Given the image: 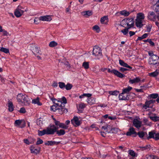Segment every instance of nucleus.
Listing matches in <instances>:
<instances>
[{
  "mask_svg": "<svg viewBox=\"0 0 159 159\" xmlns=\"http://www.w3.org/2000/svg\"><path fill=\"white\" fill-rule=\"evenodd\" d=\"M16 99L19 103L22 106H29L30 102V99L25 94L19 93L16 96Z\"/></svg>",
  "mask_w": 159,
  "mask_h": 159,
  "instance_id": "1",
  "label": "nucleus"
},
{
  "mask_svg": "<svg viewBox=\"0 0 159 159\" xmlns=\"http://www.w3.org/2000/svg\"><path fill=\"white\" fill-rule=\"evenodd\" d=\"M38 134L39 136H42L44 134H53L54 131L52 129V128L47 127L46 129H44L43 130H38Z\"/></svg>",
  "mask_w": 159,
  "mask_h": 159,
  "instance_id": "2",
  "label": "nucleus"
},
{
  "mask_svg": "<svg viewBox=\"0 0 159 159\" xmlns=\"http://www.w3.org/2000/svg\"><path fill=\"white\" fill-rule=\"evenodd\" d=\"M51 127L52 128V129L54 131L53 133V134L55 132H56V133L59 136H61L64 135L65 133V131L63 129H61L59 130H57L58 129V126H56L54 125H51Z\"/></svg>",
  "mask_w": 159,
  "mask_h": 159,
  "instance_id": "3",
  "label": "nucleus"
},
{
  "mask_svg": "<svg viewBox=\"0 0 159 159\" xmlns=\"http://www.w3.org/2000/svg\"><path fill=\"white\" fill-rule=\"evenodd\" d=\"M92 54L95 56H102V52L101 48L97 46H94L93 48Z\"/></svg>",
  "mask_w": 159,
  "mask_h": 159,
  "instance_id": "4",
  "label": "nucleus"
},
{
  "mask_svg": "<svg viewBox=\"0 0 159 159\" xmlns=\"http://www.w3.org/2000/svg\"><path fill=\"white\" fill-rule=\"evenodd\" d=\"M149 63L151 65H156L159 63V57L156 56H153L150 57L149 59Z\"/></svg>",
  "mask_w": 159,
  "mask_h": 159,
  "instance_id": "5",
  "label": "nucleus"
},
{
  "mask_svg": "<svg viewBox=\"0 0 159 159\" xmlns=\"http://www.w3.org/2000/svg\"><path fill=\"white\" fill-rule=\"evenodd\" d=\"M22 9L23 8L21 6H19L17 7L14 12V14L16 17H19L21 16L25 11L22 10Z\"/></svg>",
  "mask_w": 159,
  "mask_h": 159,
  "instance_id": "6",
  "label": "nucleus"
},
{
  "mask_svg": "<svg viewBox=\"0 0 159 159\" xmlns=\"http://www.w3.org/2000/svg\"><path fill=\"white\" fill-rule=\"evenodd\" d=\"M153 138L156 140H159V133H155L154 132L151 131L149 133V136L147 137L148 139Z\"/></svg>",
  "mask_w": 159,
  "mask_h": 159,
  "instance_id": "7",
  "label": "nucleus"
},
{
  "mask_svg": "<svg viewBox=\"0 0 159 159\" xmlns=\"http://www.w3.org/2000/svg\"><path fill=\"white\" fill-rule=\"evenodd\" d=\"M123 20L125 22L128 27L131 28L133 27L134 25V19L133 18H128L124 19Z\"/></svg>",
  "mask_w": 159,
  "mask_h": 159,
  "instance_id": "8",
  "label": "nucleus"
},
{
  "mask_svg": "<svg viewBox=\"0 0 159 159\" xmlns=\"http://www.w3.org/2000/svg\"><path fill=\"white\" fill-rule=\"evenodd\" d=\"M51 99L52 101L53 102L56 104L57 106L60 107L65 108V105L64 104H62V101L61 100H58L56 99L55 98H51Z\"/></svg>",
  "mask_w": 159,
  "mask_h": 159,
  "instance_id": "9",
  "label": "nucleus"
},
{
  "mask_svg": "<svg viewBox=\"0 0 159 159\" xmlns=\"http://www.w3.org/2000/svg\"><path fill=\"white\" fill-rule=\"evenodd\" d=\"M30 149L31 153H34L35 155H36L39 153L41 150V148L40 147H39L36 148L34 146L32 145L30 146Z\"/></svg>",
  "mask_w": 159,
  "mask_h": 159,
  "instance_id": "10",
  "label": "nucleus"
},
{
  "mask_svg": "<svg viewBox=\"0 0 159 159\" xmlns=\"http://www.w3.org/2000/svg\"><path fill=\"white\" fill-rule=\"evenodd\" d=\"M71 123L75 127L79 126L80 124V121L79 120L77 116H75L71 120Z\"/></svg>",
  "mask_w": 159,
  "mask_h": 159,
  "instance_id": "11",
  "label": "nucleus"
},
{
  "mask_svg": "<svg viewBox=\"0 0 159 159\" xmlns=\"http://www.w3.org/2000/svg\"><path fill=\"white\" fill-rule=\"evenodd\" d=\"M126 134L128 136H130L133 134H135L133 136L134 137H136L137 136V133L133 127H130L129 129V131L126 132Z\"/></svg>",
  "mask_w": 159,
  "mask_h": 159,
  "instance_id": "12",
  "label": "nucleus"
},
{
  "mask_svg": "<svg viewBox=\"0 0 159 159\" xmlns=\"http://www.w3.org/2000/svg\"><path fill=\"white\" fill-rule=\"evenodd\" d=\"M52 20L51 17L50 16H41L39 17V20L43 21H49Z\"/></svg>",
  "mask_w": 159,
  "mask_h": 159,
  "instance_id": "13",
  "label": "nucleus"
},
{
  "mask_svg": "<svg viewBox=\"0 0 159 159\" xmlns=\"http://www.w3.org/2000/svg\"><path fill=\"white\" fill-rule=\"evenodd\" d=\"M133 124L135 127L139 129L141 126L142 122L138 119H134L133 121Z\"/></svg>",
  "mask_w": 159,
  "mask_h": 159,
  "instance_id": "14",
  "label": "nucleus"
},
{
  "mask_svg": "<svg viewBox=\"0 0 159 159\" xmlns=\"http://www.w3.org/2000/svg\"><path fill=\"white\" fill-rule=\"evenodd\" d=\"M81 14L84 17L87 18L91 16L93 14V12L92 11L88 10L82 12Z\"/></svg>",
  "mask_w": 159,
  "mask_h": 159,
  "instance_id": "15",
  "label": "nucleus"
},
{
  "mask_svg": "<svg viewBox=\"0 0 159 159\" xmlns=\"http://www.w3.org/2000/svg\"><path fill=\"white\" fill-rule=\"evenodd\" d=\"M143 20H139V19L136 18L135 19V25L136 26L139 28H141L143 26L142 24Z\"/></svg>",
  "mask_w": 159,
  "mask_h": 159,
  "instance_id": "16",
  "label": "nucleus"
},
{
  "mask_svg": "<svg viewBox=\"0 0 159 159\" xmlns=\"http://www.w3.org/2000/svg\"><path fill=\"white\" fill-rule=\"evenodd\" d=\"M60 143V142H55L54 141H48L45 143V144L48 146H53L55 145H57Z\"/></svg>",
  "mask_w": 159,
  "mask_h": 159,
  "instance_id": "17",
  "label": "nucleus"
},
{
  "mask_svg": "<svg viewBox=\"0 0 159 159\" xmlns=\"http://www.w3.org/2000/svg\"><path fill=\"white\" fill-rule=\"evenodd\" d=\"M127 96V94L122 92L119 95V98L120 100H128L129 99V98H128Z\"/></svg>",
  "mask_w": 159,
  "mask_h": 159,
  "instance_id": "18",
  "label": "nucleus"
},
{
  "mask_svg": "<svg viewBox=\"0 0 159 159\" xmlns=\"http://www.w3.org/2000/svg\"><path fill=\"white\" fill-rule=\"evenodd\" d=\"M119 63L121 66L124 67H127L130 69H132V67L128 65L126 63H125V62L122 60H119Z\"/></svg>",
  "mask_w": 159,
  "mask_h": 159,
  "instance_id": "19",
  "label": "nucleus"
},
{
  "mask_svg": "<svg viewBox=\"0 0 159 159\" xmlns=\"http://www.w3.org/2000/svg\"><path fill=\"white\" fill-rule=\"evenodd\" d=\"M58 112L60 114L64 113H66L68 112L67 109L65 108L60 107H58L57 110Z\"/></svg>",
  "mask_w": 159,
  "mask_h": 159,
  "instance_id": "20",
  "label": "nucleus"
},
{
  "mask_svg": "<svg viewBox=\"0 0 159 159\" xmlns=\"http://www.w3.org/2000/svg\"><path fill=\"white\" fill-rule=\"evenodd\" d=\"M132 11H128L126 10H124L120 11L119 13L122 16H127L129 15L130 13Z\"/></svg>",
  "mask_w": 159,
  "mask_h": 159,
  "instance_id": "21",
  "label": "nucleus"
},
{
  "mask_svg": "<svg viewBox=\"0 0 159 159\" xmlns=\"http://www.w3.org/2000/svg\"><path fill=\"white\" fill-rule=\"evenodd\" d=\"M148 17L149 19L152 20L155 19L156 16L155 13L153 11H152L150 12V14L148 15Z\"/></svg>",
  "mask_w": 159,
  "mask_h": 159,
  "instance_id": "22",
  "label": "nucleus"
},
{
  "mask_svg": "<svg viewBox=\"0 0 159 159\" xmlns=\"http://www.w3.org/2000/svg\"><path fill=\"white\" fill-rule=\"evenodd\" d=\"M113 72L114 74L115 75L119 78H123V77L125 76V75H124L121 73L120 72L116 70H114Z\"/></svg>",
  "mask_w": 159,
  "mask_h": 159,
  "instance_id": "23",
  "label": "nucleus"
},
{
  "mask_svg": "<svg viewBox=\"0 0 159 159\" xmlns=\"http://www.w3.org/2000/svg\"><path fill=\"white\" fill-rule=\"evenodd\" d=\"M32 103L35 104H37L38 106H41L42 105V103L39 102V97L32 100Z\"/></svg>",
  "mask_w": 159,
  "mask_h": 159,
  "instance_id": "24",
  "label": "nucleus"
},
{
  "mask_svg": "<svg viewBox=\"0 0 159 159\" xmlns=\"http://www.w3.org/2000/svg\"><path fill=\"white\" fill-rule=\"evenodd\" d=\"M85 107V104L84 103H81L79 104V107L78 108V110L79 113H82V111L81 109H83Z\"/></svg>",
  "mask_w": 159,
  "mask_h": 159,
  "instance_id": "25",
  "label": "nucleus"
},
{
  "mask_svg": "<svg viewBox=\"0 0 159 159\" xmlns=\"http://www.w3.org/2000/svg\"><path fill=\"white\" fill-rule=\"evenodd\" d=\"M87 102L90 105H92L95 103V99L92 98H89L87 99Z\"/></svg>",
  "mask_w": 159,
  "mask_h": 159,
  "instance_id": "26",
  "label": "nucleus"
},
{
  "mask_svg": "<svg viewBox=\"0 0 159 159\" xmlns=\"http://www.w3.org/2000/svg\"><path fill=\"white\" fill-rule=\"evenodd\" d=\"M8 110L9 111L11 112L14 110V106L13 103L11 101L8 102Z\"/></svg>",
  "mask_w": 159,
  "mask_h": 159,
  "instance_id": "27",
  "label": "nucleus"
},
{
  "mask_svg": "<svg viewBox=\"0 0 159 159\" xmlns=\"http://www.w3.org/2000/svg\"><path fill=\"white\" fill-rule=\"evenodd\" d=\"M145 134L147 135V133L143 131L139 132L137 133V135H138L139 137L141 139H143Z\"/></svg>",
  "mask_w": 159,
  "mask_h": 159,
  "instance_id": "28",
  "label": "nucleus"
},
{
  "mask_svg": "<svg viewBox=\"0 0 159 159\" xmlns=\"http://www.w3.org/2000/svg\"><path fill=\"white\" fill-rule=\"evenodd\" d=\"M144 14L143 13H139L137 14L136 18L143 20L144 18Z\"/></svg>",
  "mask_w": 159,
  "mask_h": 159,
  "instance_id": "29",
  "label": "nucleus"
},
{
  "mask_svg": "<svg viewBox=\"0 0 159 159\" xmlns=\"http://www.w3.org/2000/svg\"><path fill=\"white\" fill-rule=\"evenodd\" d=\"M140 81V79L139 77H136V78L130 80L129 81V83L131 84H133L134 83H138Z\"/></svg>",
  "mask_w": 159,
  "mask_h": 159,
  "instance_id": "30",
  "label": "nucleus"
},
{
  "mask_svg": "<svg viewBox=\"0 0 159 159\" xmlns=\"http://www.w3.org/2000/svg\"><path fill=\"white\" fill-rule=\"evenodd\" d=\"M150 145H147L144 147L140 146L139 147V148L141 150L144 151L148 149H150Z\"/></svg>",
  "mask_w": 159,
  "mask_h": 159,
  "instance_id": "31",
  "label": "nucleus"
},
{
  "mask_svg": "<svg viewBox=\"0 0 159 159\" xmlns=\"http://www.w3.org/2000/svg\"><path fill=\"white\" fill-rule=\"evenodd\" d=\"M149 118L153 121L156 122L159 120V117L157 116H149Z\"/></svg>",
  "mask_w": 159,
  "mask_h": 159,
  "instance_id": "32",
  "label": "nucleus"
},
{
  "mask_svg": "<svg viewBox=\"0 0 159 159\" xmlns=\"http://www.w3.org/2000/svg\"><path fill=\"white\" fill-rule=\"evenodd\" d=\"M119 93V92L117 90H115L114 91H109L108 92V93L110 95H115L116 96L118 95V93Z\"/></svg>",
  "mask_w": 159,
  "mask_h": 159,
  "instance_id": "33",
  "label": "nucleus"
},
{
  "mask_svg": "<svg viewBox=\"0 0 159 159\" xmlns=\"http://www.w3.org/2000/svg\"><path fill=\"white\" fill-rule=\"evenodd\" d=\"M58 107H59L57 106L55 104V105H53L51 107V110L53 111H55L58 110Z\"/></svg>",
  "mask_w": 159,
  "mask_h": 159,
  "instance_id": "34",
  "label": "nucleus"
},
{
  "mask_svg": "<svg viewBox=\"0 0 159 159\" xmlns=\"http://www.w3.org/2000/svg\"><path fill=\"white\" fill-rule=\"evenodd\" d=\"M22 123V120H17L15 121V125L16 126H20V124Z\"/></svg>",
  "mask_w": 159,
  "mask_h": 159,
  "instance_id": "35",
  "label": "nucleus"
},
{
  "mask_svg": "<svg viewBox=\"0 0 159 159\" xmlns=\"http://www.w3.org/2000/svg\"><path fill=\"white\" fill-rule=\"evenodd\" d=\"M132 88L130 87H129L127 88L124 89L123 90L122 92L125 93H127L129 92L132 89Z\"/></svg>",
  "mask_w": 159,
  "mask_h": 159,
  "instance_id": "36",
  "label": "nucleus"
},
{
  "mask_svg": "<svg viewBox=\"0 0 159 159\" xmlns=\"http://www.w3.org/2000/svg\"><path fill=\"white\" fill-rule=\"evenodd\" d=\"M73 85L71 84L68 83L66 85L65 89L67 90H70L71 89Z\"/></svg>",
  "mask_w": 159,
  "mask_h": 159,
  "instance_id": "37",
  "label": "nucleus"
},
{
  "mask_svg": "<svg viewBox=\"0 0 159 159\" xmlns=\"http://www.w3.org/2000/svg\"><path fill=\"white\" fill-rule=\"evenodd\" d=\"M57 43L54 41H51L49 44V46L51 47H53L56 46Z\"/></svg>",
  "mask_w": 159,
  "mask_h": 159,
  "instance_id": "38",
  "label": "nucleus"
},
{
  "mask_svg": "<svg viewBox=\"0 0 159 159\" xmlns=\"http://www.w3.org/2000/svg\"><path fill=\"white\" fill-rule=\"evenodd\" d=\"M130 29L129 27H127V28L122 30L121 31L124 35H126L128 34L129 30Z\"/></svg>",
  "mask_w": 159,
  "mask_h": 159,
  "instance_id": "39",
  "label": "nucleus"
},
{
  "mask_svg": "<svg viewBox=\"0 0 159 159\" xmlns=\"http://www.w3.org/2000/svg\"><path fill=\"white\" fill-rule=\"evenodd\" d=\"M82 66L85 69H88L89 67V63L87 62H84L83 63Z\"/></svg>",
  "mask_w": 159,
  "mask_h": 159,
  "instance_id": "40",
  "label": "nucleus"
},
{
  "mask_svg": "<svg viewBox=\"0 0 159 159\" xmlns=\"http://www.w3.org/2000/svg\"><path fill=\"white\" fill-rule=\"evenodd\" d=\"M158 74L159 73L157 71H156L153 72L149 73V75L152 77H155L157 76Z\"/></svg>",
  "mask_w": 159,
  "mask_h": 159,
  "instance_id": "41",
  "label": "nucleus"
},
{
  "mask_svg": "<svg viewBox=\"0 0 159 159\" xmlns=\"http://www.w3.org/2000/svg\"><path fill=\"white\" fill-rule=\"evenodd\" d=\"M92 96V94L90 93H84L83 94L80 96L79 98H82L84 96L87 97L88 98Z\"/></svg>",
  "mask_w": 159,
  "mask_h": 159,
  "instance_id": "42",
  "label": "nucleus"
},
{
  "mask_svg": "<svg viewBox=\"0 0 159 159\" xmlns=\"http://www.w3.org/2000/svg\"><path fill=\"white\" fill-rule=\"evenodd\" d=\"M0 51L1 52H4L6 53H7L9 52V50L8 49L3 47L1 48Z\"/></svg>",
  "mask_w": 159,
  "mask_h": 159,
  "instance_id": "43",
  "label": "nucleus"
},
{
  "mask_svg": "<svg viewBox=\"0 0 159 159\" xmlns=\"http://www.w3.org/2000/svg\"><path fill=\"white\" fill-rule=\"evenodd\" d=\"M59 87L61 89H63L65 88L66 85L63 82H59L58 83Z\"/></svg>",
  "mask_w": 159,
  "mask_h": 159,
  "instance_id": "44",
  "label": "nucleus"
},
{
  "mask_svg": "<svg viewBox=\"0 0 159 159\" xmlns=\"http://www.w3.org/2000/svg\"><path fill=\"white\" fill-rule=\"evenodd\" d=\"M59 127L61 128L64 129H67L68 126L67 125H65V124L63 123H61L59 124Z\"/></svg>",
  "mask_w": 159,
  "mask_h": 159,
  "instance_id": "45",
  "label": "nucleus"
},
{
  "mask_svg": "<svg viewBox=\"0 0 159 159\" xmlns=\"http://www.w3.org/2000/svg\"><path fill=\"white\" fill-rule=\"evenodd\" d=\"M108 20V17L107 16H104L102 18H101L100 19V22L102 24H103L104 23V21L106 20Z\"/></svg>",
  "mask_w": 159,
  "mask_h": 159,
  "instance_id": "46",
  "label": "nucleus"
},
{
  "mask_svg": "<svg viewBox=\"0 0 159 159\" xmlns=\"http://www.w3.org/2000/svg\"><path fill=\"white\" fill-rule=\"evenodd\" d=\"M149 97L151 98L155 99L158 97V94L157 93H153L150 94Z\"/></svg>",
  "mask_w": 159,
  "mask_h": 159,
  "instance_id": "47",
  "label": "nucleus"
},
{
  "mask_svg": "<svg viewBox=\"0 0 159 159\" xmlns=\"http://www.w3.org/2000/svg\"><path fill=\"white\" fill-rule=\"evenodd\" d=\"M144 42H148V43H149L152 46H154V43L152 41L151 39H148L147 40H144Z\"/></svg>",
  "mask_w": 159,
  "mask_h": 159,
  "instance_id": "48",
  "label": "nucleus"
},
{
  "mask_svg": "<svg viewBox=\"0 0 159 159\" xmlns=\"http://www.w3.org/2000/svg\"><path fill=\"white\" fill-rule=\"evenodd\" d=\"M93 30H96L97 32H98L100 30L99 27L97 25H94L93 27Z\"/></svg>",
  "mask_w": 159,
  "mask_h": 159,
  "instance_id": "49",
  "label": "nucleus"
},
{
  "mask_svg": "<svg viewBox=\"0 0 159 159\" xmlns=\"http://www.w3.org/2000/svg\"><path fill=\"white\" fill-rule=\"evenodd\" d=\"M129 154L132 156L134 157L135 156V153L134 151L132 150H129Z\"/></svg>",
  "mask_w": 159,
  "mask_h": 159,
  "instance_id": "50",
  "label": "nucleus"
},
{
  "mask_svg": "<svg viewBox=\"0 0 159 159\" xmlns=\"http://www.w3.org/2000/svg\"><path fill=\"white\" fill-rule=\"evenodd\" d=\"M119 70L121 72H123L129 70L128 69L121 67L120 68Z\"/></svg>",
  "mask_w": 159,
  "mask_h": 159,
  "instance_id": "51",
  "label": "nucleus"
},
{
  "mask_svg": "<svg viewBox=\"0 0 159 159\" xmlns=\"http://www.w3.org/2000/svg\"><path fill=\"white\" fill-rule=\"evenodd\" d=\"M19 112L20 113H25L26 112V111L24 107H22L20 108Z\"/></svg>",
  "mask_w": 159,
  "mask_h": 159,
  "instance_id": "52",
  "label": "nucleus"
},
{
  "mask_svg": "<svg viewBox=\"0 0 159 159\" xmlns=\"http://www.w3.org/2000/svg\"><path fill=\"white\" fill-rule=\"evenodd\" d=\"M38 140L36 142V144L37 145L41 144L43 143V141L42 139H41L39 138H38Z\"/></svg>",
  "mask_w": 159,
  "mask_h": 159,
  "instance_id": "53",
  "label": "nucleus"
},
{
  "mask_svg": "<svg viewBox=\"0 0 159 159\" xmlns=\"http://www.w3.org/2000/svg\"><path fill=\"white\" fill-rule=\"evenodd\" d=\"M143 121L145 125H147L148 126H150L151 124H148L147 123V121H148V120L146 118H144L143 119Z\"/></svg>",
  "mask_w": 159,
  "mask_h": 159,
  "instance_id": "54",
  "label": "nucleus"
},
{
  "mask_svg": "<svg viewBox=\"0 0 159 159\" xmlns=\"http://www.w3.org/2000/svg\"><path fill=\"white\" fill-rule=\"evenodd\" d=\"M33 51L34 52H33L34 54L39 53V51L38 49V48H36V47H35L34 49H33Z\"/></svg>",
  "mask_w": 159,
  "mask_h": 159,
  "instance_id": "55",
  "label": "nucleus"
},
{
  "mask_svg": "<svg viewBox=\"0 0 159 159\" xmlns=\"http://www.w3.org/2000/svg\"><path fill=\"white\" fill-rule=\"evenodd\" d=\"M61 100L63 101V102L64 104H66L67 103V100L65 97H63L61 98Z\"/></svg>",
  "mask_w": 159,
  "mask_h": 159,
  "instance_id": "56",
  "label": "nucleus"
},
{
  "mask_svg": "<svg viewBox=\"0 0 159 159\" xmlns=\"http://www.w3.org/2000/svg\"><path fill=\"white\" fill-rule=\"evenodd\" d=\"M25 123L24 121L22 120V123L20 124V127L21 128H22L25 127Z\"/></svg>",
  "mask_w": 159,
  "mask_h": 159,
  "instance_id": "57",
  "label": "nucleus"
},
{
  "mask_svg": "<svg viewBox=\"0 0 159 159\" xmlns=\"http://www.w3.org/2000/svg\"><path fill=\"white\" fill-rule=\"evenodd\" d=\"M148 55L151 57H152L153 56H156V55H154L153 54V52L152 51H149L148 52Z\"/></svg>",
  "mask_w": 159,
  "mask_h": 159,
  "instance_id": "58",
  "label": "nucleus"
},
{
  "mask_svg": "<svg viewBox=\"0 0 159 159\" xmlns=\"http://www.w3.org/2000/svg\"><path fill=\"white\" fill-rule=\"evenodd\" d=\"M2 32H3V36H7L8 35V33L7 31L3 30V31Z\"/></svg>",
  "mask_w": 159,
  "mask_h": 159,
  "instance_id": "59",
  "label": "nucleus"
},
{
  "mask_svg": "<svg viewBox=\"0 0 159 159\" xmlns=\"http://www.w3.org/2000/svg\"><path fill=\"white\" fill-rule=\"evenodd\" d=\"M54 123L55 124V125H56V126H58L59 125V124H60V122L58 121H54Z\"/></svg>",
  "mask_w": 159,
  "mask_h": 159,
  "instance_id": "60",
  "label": "nucleus"
},
{
  "mask_svg": "<svg viewBox=\"0 0 159 159\" xmlns=\"http://www.w3.org/2000/svg\"><path fill=\"white\" fill-rule=\"evenodd\" d=\"M129 36L130 37H131L135 34V32L132 31H130L129 32Z\"/></svg>",
  "mask_w": 159,
  "mask_h": 159,
  "instance_id": "61",
  "label": "nucleus"
},
{
  "mask_svg": "<svg viewBox=\"0 0 159 159\" xmlns=\"http://www.w3.org/2000/svg\"><path fill=\"white\" fill-rule=\"evenodd\" d=\"M149 107L145 103L144 105L143 106V108L144 109H147Z\"/></svg>",
  "mask_w": 159,
  "mask_h": 159,
  "instance_id": "62",
  "label": "nucleus"
},
{
  "mask_svg": "<svg viewBox=\"0 0 159 159\" xmlns=\"http://www.w3.org/2000/svg\"><path fill=\"white\" fill-rule=\"evenodd\" d=\"M24 142L27 144H30V142L27 139H25L24 140Z\"/></svg>",
  "mask_w": 159,
  "mask_h": 159,
  "instance_id": "63",
  "label": "nucleus"
},
{
  "mask_svg": "<svg viewBox=\"0 0 159 159\" xmlns=\"http://www.w3.org/2000/svg\"><path fill=\"white\" fill-rule=\"evenodd\" d=\"M151 102L150 101V100L148 101H146L145 102V103L147 105H148L149 107L150 105L152 104L151 103Z\"/></svg>",
  "mask_w": 159,
  "mask_h": 159,
  "instance_id": "64",
  "label": "nucleus"
}]
</instances>
